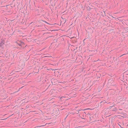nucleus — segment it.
<instances>
[{
  "instance_id": "1",
  "label": "nucleus",
  "mask_w": 128,
  "mask_h": 128,
  "mask_svg": "<svg viewBox=\"0 0 128 128\" xmlns=\"http://www.w3.org/2000/svg\"><path fill=\"white\" fill-rule=\"evenodd\" d=\"M16 43L19 46H23L24 44V43L23 42H21L20 41H18L16 42Z\"/></svg>"
},
{
  "instance_id": "2",
  "label": "nucleus",
  "mask_w": 128,
  "mask_h": 128,
  "mask_svg": "<svg viewBox=\"0 0 128 128\" xmlns=\"http://www.w3.org/2000/svg\"><path fill=\"white\" fill-rule=\"evenodd\" d=\"M63 97H62L61 98H63Z\"/></svg>"
}]
</instances>
